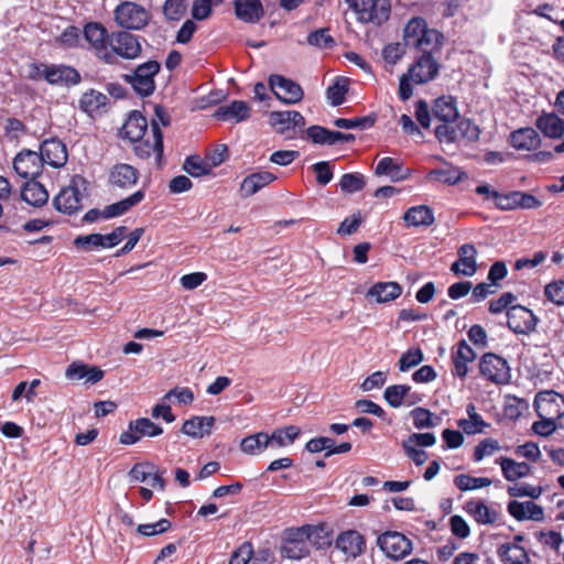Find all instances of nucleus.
Returning a JSON list of instances; mask_svg holds the SVG:
<instances>
[{
    "mask_svg": "<svg viewBox=\"0 0 564 564\" xmlns=\"http://www.w3.org/2000/svg\"><path fill=\"white\" fill-rule=\"evenodd\" d=\"M39 156L44 164L52 167H62L66 164L68 153L65 143L57 138L44 140L40 145Z\"/></svg>",
    "mask_w": 564,
    "mask_h": 564,
    "instance_id": "nucleus-19",
    "label": "nucleus"
},
{
    "mask_svg": "<svg viewBox=\"0 0 564 564\" xmlns=\"http://www.w3.org/2000/svg\"><path fill=\"white\" fill-rule=\"evenodd\" d=\"M507 510L517 521L532 520L540 522L544 520V509L531 500L523 502L511 500Z\"/></svg>",
    "mask_w": 564,
    "mask_h": 564,
    "instance_id": "nucleus-24",
    "label": "nucleus"
},
{
    "mask_svg": "<svg viewBox=\"0 0 564 564\" xmlns=\"http://www.w3.org/2000/svg\"><path fill=\"white\" fill-rule=\"evenodd\" d=\"M234 9L237 19L245 23H257L264 15L260 0H235Z\"/></svg>",
    "mask_w": 564,
    "mask_h": 564,
    "instance_id": "nucleus-25",
    "label": "nucleus"
},
{
    "mask_svg": "<svg viewBox=\"0 0 564 564\" xmlns=\"http://www.w3.org/2000/svg\"><path fill=\"white\" fill-rule=\"evenodd\" d=\"M465 510L478 524H494L498 520V511L487 506L481 500H470L466 503Z\"/></svg>",
    "mask_w": 564,
    "mask_h": 564,
    "instance_id": "nucleus-38",
    "label": "nucleus"
},
{
    "mask_svg": "<svg viewBox=\"0 0 564 564\" xmlns=\"http://www.w3.org/2000/svg\"><path fill=\"white\" fill-rule=\"evenodd\" d=\"M252 555V544L250 542H245L231 554L229 564H248Z\"/></svg>",
    "mask_w": 564,
    "mask_h": 564,
    "instance_id": "nucleus-64",
    "label": "nucleus"
},
{
    "mask_svg": "<svg viewBox=\"0 0 564 564\" xmlns=\"http://www.w3.org/2000/svg\"><path fill=\"white\" fill-rule=\"evenodd\" d=\"M269 122L275 128L276 132L288 140L296 137L299 131H303L305 119L299 111H272L269 116Z\"/></svg>",
    "mask_w": 564,
    "mask_h": 564,
    "instance_id": "nucleus-10",
    "label": "nucleus"
},
{
    "mask_svg": "<svg viewBox=\"0 0 564 564\" xmlns=\"http://www.w3.org/2000/svg\"><path fill=\"white\" fill-rule=\"evenodd\" d=\"M536 127L551 139H558L564 134V120L555 113H543L536 120Z\"/></svg>",
    "mask_w": 564,
    "mask_h": 564,
    "instance_id": "nucleus-41",
    "label": "nucleus"
},
{
    "mask_svg": "<svg viewBox=\"0 0 564 564\" xmlns=\"http://www.w3.org/2000/svg\"><path fill=\"white\" fill-rule=\"evenodd\" d=\"M346 3L357 14L360 23L381 25L390 18V0H346Z\"/></svg>",
    "mask_w": 564,
    "mask_h": 564,
    "instance_id": "nucleus-3",
    "label": "nucleus"
},
{
    "mask_svg": "<svg viewBox=\"0 0 564 564\" xmlns=\"http://www.w3.org/2000/svg\"><path fill=\"white\" fill-rule=\"evenodd\" d=\"M411 387L406 384H392L386 388L383 399L394 409L400 408L403 403L406 405L415 404L419 399L415 394H410Z\"/></svg>",
    "mask_w": 564,
    "mask_h": 564,
    "instance_id": "nucleus-28",
    "label": "nucleus"
},
{
    "mask_svg": "<svg viewBox=\"0 0 564 564\" xmlns=\"http://www.w3.org/2000/svg\"><path fill=\"white\" fill-rule=\"evenodd\" d=\"M444 35L435 29H430L423 18H412L405 24L403 30L404 44L406 47L422 53L421 57L408 69V74L414 84H426L437 76L440 64L433 57V54L441 50Z\"/></svg>",
    "mask_w": 564,
    "mask_h": 564,
    "instance_id": "nucleus-1",
    "label": "nucleus"
},
{
    "mask_svg": "<svg viewBox=\"0 0 564 564\" xmlns=\"http://www.w3.org/2000/svg\"><path fill=\"white\" fill-rule=\"evenodd\" d=\"M402 294V286L398 282H377L368 291L366 296L375 299L377 303H387L398 299Z\"/></svg>",
    "mask_w": 564,
    "mask_h": 564,
    "instance_id": "nucleus-30",
    "label": "nucleus"
},
{
    "mask_svg": "<svg viewBox=\"0 0 564 564\" xmlns=\"http://www.w3.org/2000/svg\"><path fill=\"white\" fill-rule=\"evenodd\" d=\"M348 84L349 82L347 78L338 76L327 88L326 96L332 106H340L345 101V95L348 91Z\"/></svg>",
    "mask_w": 564,
    "mask_h": 564,
    "instance_id": "nucleus-47",
    "label": "nucleus"
},
{
    "mask_svg": "<svg viewBox=\"0 0 564 564\" xmlns=\"http://www.w3.org/2000/svg\"><path fill=\"white\" fill-rule=\"evenodd\" d=\"M423 361V352L420 348L403 352L399 359V369L402 372L410 370Z\"/></svg>",
    "mask_w": 564,
    "mask_h": 564,
    "instance_id": "nucleus-58",
    "label": "nucleus"
},
{
    "mask_svg": "<svg viewBox=\"0 0 564 564\" xmlns=\"http://www.w3.org/2000/svg\"><path fill=\"white\" fill-rule=\"evenodd\" d=\"M172 523L169 519H160L154 523L139 524L137 532L143 536H155L169 531Z\"/></svg>",
    "mask_w": 564,
    "mask_h": 564,
    "instance_id": "nucleus-56",
    "label": "nucleus"
},
{
    "mask_svg": "<svg viewBox=\"0 0 564 564\" xmlns=\"http://www.w3.org/2000/svg\"><path fill=\"white\" fill-rule=\"evenodd\" d=\"M163 433V429L148 417L130 421L127 431L122 432L119 442L123 445H133L142 437H156Z\"/></svg>",
    "mask_w": 564,
    "mask_h": 564,
    "instance_id": "nucleus-14",
    "label": "nucleus"
},
{
    "mask_svg": "<svg viewBox=\"0 0 564 564\" xmlns=\"http://www.w3.org/2000/svg\"><path fill=\"white\" fill-rule=\"evenodd\" d=\"M477 250L474 245L465 243L458 248V259L451 265V271L457 275L473 276L477 272Z\"/></svg>",
    "mask_w": 564,
    "mask_h": 564,
    "instance_id": "nucleus-22",
    "label": "nucleus"
},
{
    "mask_svg": "<svg viewBox=\"0 0 564 564\" xmlns=\"http://www.w3.org/2000/svg\"><path fill=\"white\" fill-rule=\"evenodd\" d=\"M214 416H193L183 423L182 433L193 438H203L212 433Z\"/></svg>",
    "mask_w": 564,
    "mask_h": 564,
    "instance_id": "nucleus-31",
    "label": "nucleus"
},
{
    "mask_svg": "<svg viewBox=\"0 0 564 564\" xmlns=\"http://www.w3.org/2000/svg\"><path fill=\"white\" fill-rule=\"evenodd\" d=\"M139 178L138 169L127 163H117L109 171L108 183L112 187L127 191L132 188Z\"/></svg>",
    "mask_w": 564,
    "mask_h": 564,
    "instance_id": "nucleus-20",
    "label": "nucleus"
},
{
    "mask_svg": "<svg viewBox=\"0 0 564 564\" xmlns=\"http://www.w3.org/2000/svg\"><path fill=\"white\" fill-rule=\"evenodd\" d=\"M339 188L345 194H354L364 189L366 178L361 173H345L339 180Z\"/></svg>",
    "mask_w": 564,
    "mask_h": 564,
    "instance_id": "nucleus-49",
    "label": "nucleus"
},
{
    "mask_svg": "<svg viewBox=\"0 0 564 564\" xmlns=\"http://www.w3.org/2000/svg\"><path fill=\"white\" fill-rule=\"evenodd\" d=\"M510 143L517 150L532 151L540 147L541 138L533 128H522L511 133Z\"/></svg>",
    "mask_w": 564,
    "mask_h": 564,
    "instance_id": "nucleus-39",
    "label": "nucleus"
},
{
    "mask_svg": "<svg viewBox=\"0 0 564 564\" xmlns=\"http://www.w3.org/2000/svg\"><path fill=\"white\" fill-rule=\"evenodd\" d=\"M127 227L118 226L110 234H90L86 236H78L74 240L76 248L86 251L97 249H109L118 246L124 238Z\"/></svg>",
    "mask_w": 564,
    "mask_h": 564,
    "instance_id": "nucleus-9",
    "label": "nucleus"
},
{
    "mask_svg": "<svg viewBox=\"0 0 564 564\" xmlns=\"http://www.w3.org/2000/svg\"><path fill=\"white\" fill-rule=\"evenodd\" d=\"M457 135L459 139L476 141L479 138L480 130L471 120L467 118H458L456 121Z\"/></svg>",
    "mask_w": 564,
    "mask_h": 564,
    "instance_id": "nucleus-54",
    "label": "nucleus"
},
{
    "mask_svg": "<svg viewBox=\"0 0 564 564\" xmlns=\"http://www.w3.org/2000/svg\"><path fill=\"white\" fill-rule=\"evenodd\" d=\"M319 531L321 529L314 525L286 529L280 546L281 556L289 560H302L310 554L313 538L317 535Z\"/></svg>",
    "mask_w": 564,
    "mask_h": 564,
    "instance_id": "nucleus-2",
    "label": "nucleus"
},
{
    "mask_svg": "<svg viewBox=\"0 0 564 564\" xmlns=\"http://www.w3.org/2000/svg\"><path fill=\"white\" fill-rule=\"evenodd\" d=\"M48 192L43 184L33 180L21 187V198L31 206L41 207L48 200Z\"/></svg>",
    "mask_w": 564,
    "mask_h": 564,
    "instance_id": "nucleus-36",
    "label": "nucleus"
},
{
    "mask_svg": "<svg viewBox=\"0 0 564 564\" xmlns=\"http://www.w3.org/2000/svg\"><path fill=\"white\" fill-rule=\"evenodd\" d=\"M161 69V64L156 61H148L138 65L130 74L122 76L123 80L131 85L133 90L142 96H151L155 90L154 77Z\"/></svg>",
    "mask_w": 564,
    "mask_h": 564,
    "instance_id": "nucleus-4",
    "label": "nucleus"
},
{
    "mask_svg": "<svg viewBox=\"0 0 564 564\" xmlns=\"http://www.w3.org/2000/svg\"><path fill=\"white\" fill-rule=\"evenodd\" d=\"M13 169L20 177L33 181L41 175L43 162L36 151L23 149L15 155Z\"/></svg>",
    "mask_w": 564,
    "mask_h": 564,
    "instance_id": "nucleus-18",
    "label": "nucleus"
},
{
    "mask_svg": "<svg viewBox=\"0 0 564 564\" xmlns=\"http://www.w3.org/2000/svg\"><path fill=\"white\" fill-rule=\"evenodd\" d=\"M86 184L87 182L83 176H73L69 184L63 187L53 198L56 210L67 215L76 214L82 208V189L86 191Z\"/></svg>",
    "mask_w": 564,
    "mask_h": 564,
    "instance_id": "nucleus-5",
    "label": "nucleus"
},
{
    "mask_svg": "<svg viewBox=\"0 0 564 564\" xmlns=\"http://www.w3.org/2000/svg\"><path fill=\"white\" fill-rule=\"evenodd\" d=\"M214 117L224 121L241 122L250 117V107L246 101L234 100L220 106Z\"/></svg>",
    "mask_w": 564,
    "mask_h": 564,
    "instance_id": "nucleus-26",
    "label": "nucleus"
},
{
    "mask_svg": "<svg viewBox=\"0 0 564 564\" xmlns=\"http://www.w3.org/2000/svg\"><path fill=\"white\" fill-rule=\"evenodd\" d=\"M477 355L475 350L467 344L465 339H462L457 344V350L453 354V375L459 378H465L468 373V364L476 359Z\"/></svg>",
    "mask_w": 564,
    "mask_h": 564,
    "instance_id": "nucleus-27",
    "label": "nucleus"
},
{
    "mask_svg": "<svg viewBox=\"0 0 564 564\" xmlns=\"http://www.w3.org/2000/svg\"><path fill=\"white\" fill-rule=\"evenodd\" d=\"M275 178V175L268 171L252 173L243 178L240 185V194L242 197L254 195L260 189L271 184Z\"/></svg>",
    "mask_w": 564,
    "mask_h": 564,
    "instance_id": "nucleus-32",
    "label": "nucleus"
},
{
    "mask_svg": "<svg viewBox=\"0 0 564 564\" xmlns=\"http://www.w3.org/2000/svg\"><path fill=\"white\" fill-rule=\"evenodd\" d=\"M45 80L51 85L75 86L80 83L82 76L73 66L50 64L45 72Z\"/></svg>",
    "mask_w": 564,
    "mask_h": 564,
    "instance_id": "nucleus-21",
    "label": "nucleus"
},
{
    "mask_svg": "<svg viewBox=\"0 0 564 564\" xmlns=\"http://www.w3.org/2000/svg\"><path fill=\"white\" fill-rule=\"evenodd\" d=\"M498 449H499L498 441H496L494 438L482 440L475 447L473 458L475 462H480L486 456L492 455Z\"/></svg>",
    "mask_w": 564,
    "mask_h": 564,
    "instance_id": "nucleus-62",
    "label": "nucleus"
},
{
    "mask_svg": "<svg viewBox=\"0 0 564 564\" xmlns=\"http://www.w3.org/2000/svg\"><path fill=\"white\" fill-rule=\"evenodd\" d=\"M306 42L308 45L317 48H332L335 45V40L329 34L328 28H322L311 32L307 35Z\"/></svg>",
    "mask_w": 564,
    "mask_h": 564,
    "instance_id": "nucleus-52",
    "label": "nucleus"
},
{
    "mask_svg": "<svg viewBox=\"0 0 564 564\" xmlns=\"http://www.w3.org/2000/svg\"><path fill=\"white\" fill-rule=\"evenodd\" d=\"M108 97L95 89H90L82 95L79 99V108L88 113L93 115L98 111L101 107L106 106Z\"/></svg>",
    "mask_w": 564,
    "mask_h": 564,
    "instance_id": "nucleus-46",
    "label": "nucleus"
},
{
    "mask_svg": "<svg viewBox=\"0 0 564 564\" xmlns=\"http://www.w3.org/2000/svg\"><path fill=\"white\" fill-rule=\"evenodd\" d=\"M151 139L143 138L135 142L134 153L141 160H149L153 156L156 166H160L163 156V133L155 120L151 122Z\"/></svg>",
    "mask_w": 564,
    "mask_h": 564,
    "instance_id": "nucleus-13",
    "label": "nucleus"
},
{
    "mask_svg": "<svg viewBox=\"0 0 564 564\" xmlns=\"http://www.w3.org/2000/svg\"><path fill=\"white\" fill-rule=\"evenodd\" d=\"M183 170L193 177H199L209 174L212 165L198 155H191L186 158Z\"/></svg>",
    "mask_w": 564,
    "mask_h": 564,
    "instance_id": "nucleus-50",
    "label": "nucleus"
},
{
    "mask_svg": "<svg viewBox=\"0 0 564 564\" xmlns=\"http://www.w3.org/2000/svg\"><path fill=\"white\" fill-rule=\"evenodd\" d=\"M497 555L502 564H529L527 550L514 542H507L497 549Z\"/></svg>",
    "mask_w": 564,
    "mask_h": 564,
    "instance_id": "nucleus-34",
    "label": "nucleus"
},
{
    "mask_svg": "<svg viewBox=\"0 0 564 564\" xmlns=\"http://www.w3.org/2000/svg\"><path fill=\"white\" fill-rule=\"evenodd\" d=\"M108 42V53L113 54V64L118 63V57L135 59L141 55L142 46L139 36L128 31L111 33Z\"/></svg>",
    "mask_w": 564,
    "mask_h": 564,
    "instance_id": "nucleus-6",
    "label": "nucleus"
},
{
    "mask_svg": "<svg viewBox=\"0 0 564 564\" xmlns=\"http://www.w3.org/2000/svg\"><path fill=\"white\" fill-rule=\"evenodd\" d=\"M507 325L510 330L518 335H529L536 329L539 318L535 314L522 306L513 305L507 311Z\"/></svg>",
    "mask_w": 564,
    "mask_h": 564,
    "instance_id": "nucleus-17",
    "label": "nucleus"
},
{
    "mask_svg": "<svg viewBox=\"0 0 564 564\" xmlns=\"http://www.w3.org/2000/svg\"><path fill=\"white\" fill-rule=\"evenodd\" d=\"M535 412L541 419H561L564 416V395L553 390L539 392L533 402Z\"/></svg>",
    "mask_w": 564,
    "mask_h": 564,
    "instance_id": "nucleus-15",
    "label": "nucleus"
},
{
    "mask_svg": "<svg viewBox=\"0 0 564 564\" xmlns=\"http://www.w3.org/2000/svg\"><path fill=\"white\" fill-rule=\"evenodd\" d=\"M545 297L557 306L564 305V281H553L544 289Z\"/></svg>",
    "mask_w": 564,
    "mask_h": 564,
    "instance_id": "nucleus-60",
    "label": "nucleus"
},
{
    "mask_svg": "<svg viewBox=\"0 0 564 564\" xmlns=\"http://www.w3.org/2000/svg\"><path fill=\"white\" fill-rule=\"evenodd\" d=\"M479 371L486 380L495 384H507L511 379L507 360L494 352H486L481 356Z\"/></svg>",
    "mask_w": 564,
    "mask_h": 564,
    "instance_id": "nucleus-7",
    "label": "nucleus"
},
{
    "mask_svg": "<svg viewBox=\"0 0 564 564\" xmlns=\"http://www.w3.org/2000/svg\"><path fill=\"white\" fill-rule=\"evenodd\" d=\"M403 220L406 227H429L435 221V217L431 207L417 205L405 210Z\"/></svg>",
    "mask_w": 564,
    "mask_h": 564,
    "instance_id": "nucleus-35",
    "label": "nucleus"
},
{
    "mask_svg": "<svg viewBox=\"0 0 564 564\" xmlns=\"http://www.w3.org/2000/svg\"><path fill=\"white\" fill-rule=\"evenodd\" d=\"M406 45L403 43H390L386 45L382 50V57L386 63L390 65H395L404 55Z\"/></svg>",
    "mask_w": 564,
    "mask_h": 564,
    "instance_id": "nucleus-63",
    "label": "nucleus"
},
{
    "mask_svg": "<svg viewBox=\"0 0 564 564\" xmlns=\"http://www.w3.org/2000/svg\"><path fill=\"white\" fill-rule=\"evenodd\" d=\"M496 463L500 465L502 475L508 481H516L531 474V466L524 462L502 457L497 459Z\"/></svg>",
    "mask_w": 564,
    "mask_h": 564,
    "instance_id": "nucleus-40",
    "label": "nucleus"
},
{
    "mask_svg": "<svg viewBox=\"0 0 564 564\" xmlns=\"http://www.w3.org/2000/svg\"><path fill=\"white\" fill-rule=\"evenodd\" d=\"M507 492L510 497H529L531 499H538L543 489L540 486H533L530 484H516L514 486H509Z\"/></svg>",
    "mask_w": 564,
    "mask_h": 564,
    "instance_id": "nucleus-55",
    "label": "nucleus"
},
{
    "mask_svg": "<svg viewBox=\"0 0 564 564\" xmlns=\"http://www.w3.org/2000/svg\"><path fill=\"white\" fill-rule=\"evenodd\" d=\"M115 20L127 30H141L149 23L150 14L140 4L124 1L116 8Z\"/></svg>",
    "mask_w": 564,
    "mask_h": 564,
    "instance_id": "nucleus-8",
    "label": "nucleus"
},
{
    "mask_svg": "<svg viewBox=\"0 0 564 564\" xmlns=\"http://www.w3.org/2000/svg\"><path fill=\"white\" fill-rule=\"evenodd\" d=\"M144 197H145V192L143 189H139V191L132 193L130 196L106 206L102 209V218L111 219V218L122 216L127 212H129L132 207L140 204L144 199Z\"/></svg>",
    "mask_w": 564,
    "mask_h": 564,
    "instance_id": "nucleus-29",
    "label": "nucleus"
},
{
    "mask_svg": "<svg viewBox=\"0 0 564 564\" xmlns=\"http://www.w3.org/2000/svg\"><path fill=\"white\" fill-rule=\"evenodd\" d=\"M435 137L441 143L458 141L456 122H442L435 128Z\"/></svg>",
    "mask_w": 564,
    "mask_h": 564,
    "instance_id": "nucleus-57",
    "label": "nucleus"
},
{
    "mask_svg": "<svg viewBox=\"0 0 564 564\" xmlns=\"http://www.w3.org/2000/svg\"><path fill=\"white\" fill-rule=\"evenodd\" d=\"M375 174L387 175L392 182L404 181L410 176V170L403 169L402 163L390 156L382 158L375 170Z\"/></svg>",
    "mask_w": 564,
    "mask_h": 564,
    "instance_id": "nucleus-33",
    "label": "nucleus"
},
{
    "mask_svg": "<svg viewBox=\"0 0 564 564\" xmlns=\"http://www.w3.org/2000/svg\"><path fill=\"white\" fill-rule=\"evenodd\" d=\"M413 425L417 430L431 429L436 426L433 413L425 408H415L410 412Z\"/></svg>",
    "mask_w": 564,
    "mask_h": 564,
    "instance_id": "nucleus-53",
    "label": "nucleus"
},
{
    "mask_svg": "<svg viewBox=\"0 0 564 564\" xmlns=\"http://www.w3.org/2000/svg\"><path fill=\"white\" fill-rule=\"evenodd\" d=\"M83 34L95 50L97 57L106 64L113 65V54L108 53L110 34L106 28L98 22H90L84 26Z\"/></svg>",
    "mask_w": 564,
    "mask_h": 564,
    "instance_id": "nucleus-11",
    "label": "nucleus"
},
{
    "mask_svg": "<svg viewBox=\"0 0 564 564\" xmlns=\"http://www.w3.org/2000/svg\"><path fill=\"white\" fill-rule=\"evenodd\" d=\"M148 129L147 118L139 111H133L127 119L123 130L126 137L132 141L138 142L144 138Z\"/></svg>",
    "mask_w": 564,
    "mask_h": 564,
    "instance_id": "nucleus-42",
    "label": "nucleus"
},
{
    "mask_svg": "<svg viewBox=\"0 0 564 564\" xmlns=\"http://www.w3.org/2000/svg\"><path fill=\"white\" fill-rule=\"evenodd\" d=\"M457 424L467 435L481 433L488 426L480 415L460 419Z\"/></svg>",
    "mask_w": 564,
    "mask_h": 564,
    "instance_id": "nucleus-61",
    "label": "nucleus"
},
{
    "mask_svg": "<svg viewBox=\"0 0 564 564\" xmlns=\"http://www.w3.org/2000/svg\"><path fill=\"white\" fill-rule=\"evenodd\" d=\"M377 544L380 550L390 558L401 560L412 551V542L397 531H387L378 536Z\"/></svg>",
    "mask_w": 564,
    "mask_h": 564,
    "instance_id": "nucleus-12",
    "label": "nucleus"
},
{
    "mask_svg": "<svg viewBox=\"0 0 564 564\" xmlns=\"http://www.w3.org/2000/svg\"><path fill=\"white\" fill-rule=\"evenodd\" d=\"M491 479L487 477H473L467 474H459L454 478V485L462 491L475 490L491 485Z\"/></svg>",
    "mask_w": 564,
    "mask_h": 564,
    "instance_id": "nucleus-48",
    "label": "nucleus"
},
{
    "mask_svg": "<svg viewBox=\"0 0 564 564\" xmlns=\"http://www.w3.org/2000/svg\"><path fill=\"white\" fill-rule=\"evenodd\" d=\"M153 474V464L149 462L138 463L132 466L128 476L132 482H147Z\"/></svg>",
    "mask_w": 564,
    "mask_h": 564,
    "instance_id": "nucleus-59",
    "label": "nucleus"
},
{
    "mask_svg": "<svg viewBox=\"0 0 564 564\" xmlns=\"http://www.w3.org/2000/svg\"><path fill=\"white\" fill-rule=\"evenodd\" d=\"M269 86L275 97L286 105L297 104L304 97V91L296 82L279 74L270 75Z\"/></svg>",
    "mask_w": 564,
    "mask_h": 564,
    "instance_id": "nucleus-16",
    "label": "nucleus"
},
{
    "mask_svg": "<svg viewBox=\"0 0 564 564\" xmlns=\"http://www.w3.org/2000/svg\"><path fill=\"white\" fill-rule=\"evenodd\" d=\"M335 545L346 556L356 558L366 550L365 538L356 530H347L341 532L335 542Z\"/></svg>",
    "mask_w": 564,
    "mask_h": 564,
    "instance_id": "nucleus-23",
    "label": "nucleus"
},
{
    "mask_svg": "<svg viewBox=\"0 0 564 564\" xmlns=\"http://www.w3.org/2000/svg\"><path fill=\"white\" fill-rule=\"evenodd\" d=\"M465 176V173L460 169L448 165L446 167L431 170L426 177L429 180L438 181L444 184L455 185L459 183Z\"/></svg>",
    "mask_w": 564,
    "mask_h": 564,
    "instance_id": "nucleus-45",
    "label": "nucleus"
},
{
    "mask_svg": "<svg viewBox=\"0 0 564 564\" xmlns=\"http://www.w3.org/2000/svg\"><path fill=\"white\" fill-rule=\"evenodd\" d=\"M432 111L434 117L442 122H455L459 118L456 100L452 96H442L435 99Z\"/></svg>",
    "mask_w": 564,
    "mask_h": 564,
    "instance_id": "nucleus-37",
    "label": "nucleus"
},
{
    "mask_svg": "<svg viewBox=\"0 0 564 564\" xmlns=\"http://www.w3.org/2000/svg\"><path fill=\"white\" fill-rule=\"evenodd\" d=\"M301 431L295 425H289L283 429H276L271 435L268 434L269 447L280 448L294 443Z\"/></svg>",
    "mask_w": 564,
    "mask_h": 564,
    "instance_id": "nucleus-43",
    "label": "nucleus"
},
{
    "mask_svg": "<svg viewBox=\"0 0 564 564\" xmlns=\"http://www.w3.org/2000/svg\"><path fill=\"white\" fill-rule=\"evenodd\" d=\"M376 122V115H369L365 117L356 118H337L334 124L339 129H369Z\"/></svg>",
    "mask_w": 564,
    "mask_h": 564,
    "instance_id": "nucleus-51",
    "label": "nucleus"
},
{
    "mask_svg": "<svg viewBox=\"0 0 564 564\" xmlns=\"http://www.w3.org/2000/svg\"><path fill=\"white\" fill-rule=\"evenodd\" d=\"M268 442V433L259 432L242 438L240 449L247 455H259L269 447Z\"/></svg>",
    "mask_w": 564,
    "mask_h": 564,
    "instance_id": "nucleus-44",
    "label": "nucleus"
}]
</instances>
